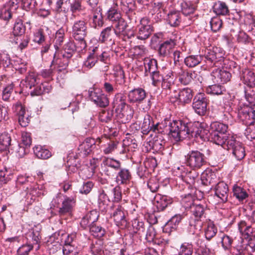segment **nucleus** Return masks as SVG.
<instances>
[{
    "label": "nucleus",
    "mask_w": 255,
    "mask_h": 255,
    "mask_svg": "<svg viewBox=\"0 0 255 255\" xmlns=\"http://www.w3.org/2000/svg\"><path fill=\"white\" fill-rule=\"evenodd\" d=\"M168 130L175 141L198 136L204 139L210 138L211 132L204 123H185L180 121H173L170 123Z\"/></svg>",
    "instance_id": "obj_1"
},
{
    "label": "nucleus",
    "mask_w": 255,
    "mask_h": 255,
    "mask_svg": "<svg viewBox=\"0 0 255 255\" xmlns=\"http://www.w3.org/2000/svg\"><path fill=\"white\" fill-rule=\"evenodd\" d=\"M238 116L246 125L250 126L245 132L247 138L249 140L255 139V127L252 126L255 120V110L249 106L241 107L238 110Z\"/></svg>",
    "instance_id": "obj_2"
},
{
    "label": "nucleus",
    "mask_w": 255,
    "mask_h": 255,
    "mask_svg": "<svg viewBox=\"0 0 255 255\" xmlns=\"http://www.w3.org/2000/svg\"><path fill=\"white\" fill-rule=\"evenodd\" d=\"M72 36L75 40L79 42L78 50H83L87 47L85 38L88 30L86 22L83 20L75 21L72 27Z\"/></svg>",
    "instance_id": "obj_3"
},
{
    "label": "nucleus",
    "mask_w": 255,
    "mask_h": 255,
    "mask_svg": "<svg viewBox=\"0 0 255 255\" xmlns=\"http://www.w3.org/2000/svg\"><path fill=\"white\" fill-rule=\"evenodd\" d=\"M128 100L130 103L143 104L141 106L144 111H147L151 107L150 99L146 97L145 91L142 88L134 89L128 94Z\"/></svg>",
    "instance_id": "obj_4"
},
{
    "label": "nucleus",
    "mask_w": 255,
    "mask_h": 255,
    "mask_svg": "<svg viewBox=\"0 0 255 255\" xmlns=\"http://www.w3.org/2000/svg\"><path fill=\"white\" fill-rule=\"evenodd\" d=\"M185 163L193 170H198L206 164L205 155L198 150H191L185 156Z\"/></svg>",
    "instance_id": "obj_5"
},
{
    "label": "nucleus",
    "mask_w": 255,
    "mask_h": 255,
    "mask_svg": "<svg viewBox=\"0 0 255 255\" xmlns=\"http://www.w3.org/2000/svg\"><path fill=\"white\" fill-rule=\"evenodd\" d=\"M227 143V149L231 150L233 155L235 158L240 160L243 159L246 155L245 147L241 142L236 140L235 136H231Z\"/></svg>",
    "instance_id": "obj_6"
},
{
    "label": "nucleus",
    "mask_w": 255,
    "mask_h": 255,
    "mask_svg": "<svg viewBox=\"0 0 255 255\" xmlns=\"http://www.w3.org/2000/svg\"><path fill=\"white\" fill-rule=\"evenodd\" d=\"M208 103V100L205 94L199 93L194 97L192 107L196 114L203 116L206 113Z\"/></svg>",
    "instance_id": "obj_7"
},
{
    "label": "nucleus",
    "mask_w": 255,
    "mask_h": 255,
    "mask_svg": "<svg viewBox=\"0 0 255 255\" xmlns=\"http://www.w3.org/2000/svg\"><path fill=\"white\" fill-rule=\"evenodd\" d=\"M97 142H101L100 138H97ZM96 141L94 138H86L78 146V154L82 157H85L90 155L96 147Z\"/></svg>",
    "instance_id": "obj_8"
},
{
    "label": "nucleus",
    "mask_w": 255,
    "mask_h": 255,
    "mask_svg": "<svg viewBox=\"0 0 255 255\" xmlns=\"http://www.w3.org/2000/svg\"><path fill=\"white\" fill-rule=\"evenodd\" d=\"M205 61L209 67H219L223 61V53L219 52L216 48L213 50H210L204 56Z\"/></svg>",
    "instance_id": "obj_9"
},
{
    "label": "nucleus",
    "mask_w": 255,
    "mask_h": 255,
    "mask_svg": "<svg viewBox=\"0 0 255 255\" xmlns=\"http://www.w3.org/2000/svg\"><path fill=\"white\" fill-rule=\"evenodd\" d=\"M89 96L90 100L100 107L105 108L109 105V101L107 95L100 89L90 90Z\"/></svg>",
    "instance_id": "obj_10"
},
{
    "label": "nucleus",
    "mask_w": 255,
    "mask_h": 255,
    "mask_svg": "<svg viewBox=\"0 0 255 255\" xmlns=\"http://www.w3.org/2000/svg\"><path fill=\"white\" fill-rule=\"evenodd\" d=\"M141 129L144 134H147L150 131L155 133H161L163 131L159 123L154 124L152 118L148 114L144 116Z\"/></svg>",
    "instance_id": "obj_11"
},
{
    "label": "nucleus",
    "mask_w": 255,
    "mask_h": 255,
    "mask_svg": "<svg viewBox=\"0 0 255 255\" xmlns=\"http://www.w3.org/2000/svg\"><path fill=\"white\" fill-rule=\"evenodd\" d=\"M69 58L63 57V55L60 54L59 51H55L53 60L51 63L50 67L58 72L66 70L68 64Z\"/></svg>",
    "instance_id": "obj_12"
},
{
    "label": "nucleus",
    "mask_w": 255,
    "mask_h": 255,
    "mask_svg": "<svg viewBox=\"0 0 255 255\" xmlns=\"http://www.w3.org/2000/svg\"><path fill=\"white\" fill-rule=\"evenodd\" d=\"M137 27V38L140 40H145L148 38L152 31L151 26L146 18H143L140 20V24Z\"/></svg>",
    "instance_id": "obj_13"
},
{
    "label": "nucleus",
    "mask_w": 255,
    "mask_h": 255,
    "mask_svg": "<svg viewBox=\"0 0 255 255\" xmlns=\"http://www.w3.org/2000/svg\"><path fill=\"white\" fill-rule=\"evenodd\" d=\"M112 106L118 117L119 115H121V113L124 112L128 105L126 103V97L121 93H118L115 96Z\"/></svg>",
    "instance_id": "obj_14"
},
{
    "label": "nucleus",
    "mask_w": 255,
    "mask_h": 255,
    "mask_svg": "<svg viewBox=\"0 0 255 255\" xmlns=\"http://www.w3.org/2000/svg\"><path fill=\"white\" fill-rule=\"evenodd\" d=\"M190 210L193 219H198L202 221V219L206 218V212L208 210L207 206L205 204H193L190 206Z\"/></svg>",
    "instance_id": "obj_15"
},
{
    "label": "nucleus",
    "mask_w": 255,
    "mask_h": 255,
    "mask_svg": "<svg viewBox=\"0 0 255 255\" xmlns=\"http://www.w3.org/2000/svg\"><path fill=\"white\" fill-rule=\"evenodd\" d=\"M211 76L214 82L224 84L230 80L231 74L225 70L216 69L212 72Z\"/></svg>",
    "instance_id": "obj_16"
},
{
    "label": "nucleus",
    "mask_w": 255,
    "mask_h": 255,
    "mask_svg": "<svg viewBox=\"0 0 255 255\" xmlns=\"http://www.w3.org/2000/svg\"><path fill=\"white\" fill-rule=\"evenodd\" d=\"M75 205V200L73 198L66 196L62 202L61 207L59 209V215L60 216L71 215Z\"/></svg>",
    "instance_id": "obj_17"
},
{
    "label": "nucleus",
    "mask_w": 255,
    "mask_h": 255,
    "mask_svg": "<svg viewBox=\"0 0 255 255\" xmlns=\"http://www.w3.org/2000/svg\"><path fill=\"white\" fill-rule=\"evenodd\" d=\"M115 209L113 212H111L112 217L117 226H122L126 224L125 210L121 205H115Z\"/></svg>",
    "instance_id": "obj_18"
},
{
    "label": "nucleus",
    "mask_w": 255,
    "mask_h": 255,
    "mask_svg": "<svg viewBox=\"0 0 255 255\" xmlns=\"http://www.w3.org/2000/svg\"><path fill=\"white\" fill-rule=\"evenodd\" d=\"M172 202V198L160 194H157L154 199V204L159 211L164 210Z\"/></svg>",
    "instance_id": "obj_19"
},
{
    "label": "nucleus",
    "mask_w": 255,
    "mask_h": 255,
    "mask_svg": "<svg viewBox=\"0 0 255 255\" xmlns=\"http://www.w3.org/2000/svg\"><path fill=\"white\" fill-rule=\"evenodd\" d=\"M215 196L219 199V202H225L228 196V187L224 182H219L215 187Z\"/></svg>",
    "instance_id": "obj_20"
},
{
    "label": "nucleus",
    "mask_w": 255,
    "mask_h": 255,
    "mask_svg": "<svg viewBox=\"0 0 255 255\" xmlns=\"http://www.w3.org/2000/svg\"><path fill=\"white\" fill-rule=\"evenodd\" d=\"M177 169L180 171V177L183 181L190 185L194 183L195 178L197 177L195 170H188L183 165L178 167Z\"/></svg>",
    "instance_id": "obj_21"
},
{
    "label": "nucleus",
    "mask_w": 255,
    "mask_h": 255,
    "mask_svg": "<svg viewBox=\"0 0 255 255\" xmlns=\"http://www.w3.org/2000/svg\"><path fill=\"white\" fill-rule=\"evenodd\" d=\"M231 136H235L232 134H228L227 132H224L211 134L210 138L211 141L213 142L226 149L227 147V143Z\"/></svg>",
    "instance_id": "obj_22"
},
{
    "label": "nucleus",
    "mask_w": 255,
    "mask_h": 255,
    "mask_svg": "<svg viewBox=\"0 0 255 255\" xmlns=\"http://www.w3.org/2000/svg\"><path fill=\"white\" fill-rule=\"evenodd\" d=\"M193 97L192 90L185 88L179 90L177 95V100L182 104L185 105L191 102Z\"/></svg>",
    "instance_id": "obj_23"
},
{
    "label": "nucleus",
    "mask_w": 255,
    "mask_h": 255,
    "mask_svg": "<svg viewBox=\"0 0 255 255\" xmlns=\"http://www.w3.org/2000/svg\"><path fill=\"white\" fill-rule=\"evenodd\" d=\"M97 47L93 48L89 54L83 62V68L90 69L98 62Z\"/></svg>",
    "instance_id": "obj_24"
},
{
    "label": "nucleus",
    "mask_w": 255,
    "mask_h": 255,
    "mask_svg": "<svg viewBox=\"0 0 255 255\" xmlns=\"http://www.w3.org/2000/svg\"><path fill=\"white\" fill-rule=\"evenodd\" d=\"M201 181L205 185H211L212 187L216 185L218 181L216 174L211 170H206L201 175Z\"/></svg>",
    "instance_id": "obj_25"
},
{
    "label": "nucleus",
    "mask_w": 255,
    "mask_h": 255,
    "mask_svg": "<svg viewBox=\"0 0 255 255\" xmlns=\"http://www.w3.org/2000/svg\"><path fill=\"white\" fill-rule=\"evenodd\" d=\"M251 226L247 225L245 221H242L238 224V230L242 237L245 239H251L254 236V229Z\"/></svg>",
    "instance_id": "obj_26"
},
{
    "label": "nucleus",
    "mask_w": 255,
    "mask_h": 255,
    "mask_svg": "<svg viewBox=\"0 0 255 255\" xmlns=\"http://www.w3.org/2000/svg\"><path fill=\"white\" fill-rule=\"evenodd\" d=\"M241 79L249 88H252L255 86V73L249 69H245L242 71L241 75Z\"/></svg>",
    "instance_id": "obj_27"
},
{
    "label": "nucleus",
    "mask_w": 255,
    "mask_h": 255,
    "mask_svg": "<svg viewBox=\"0 0 255 255\" xmlns=\"http://www.w3.org/2000/svg\"><path fill=\"white\" fill-rule=\"evenodd\" d=\"M79 45V42L75 44L73 42L71 41H68L65 44L63 47V51L61 54L63 55V57H66L67 58H70L73 56L74 52L77 51L78 52H80L83 50H78V46Z\"/></svg>",
    "instance_id": "obj_28"
},
{
    "label": "nucleus",
    "mask_w": 255,
    "mask_h": 255,
    "mask_svg": "<svg viewBox=\"0 0 255 255\" xmlns=\"http://www.w3.org/2000/svg\"><path fill=\"white\" fill-rule=\"evenodd\" d=\"M11 137L9 133L4 132L0 135V151H3L10 149L13 143H11Z\"/></svg>",
    "instance_id": "obj_29"
},
{
    "label": "nucleus",
    "mask_w": 255,
    "mask_h": 255,
    "mask_svg": "<svg viewBox=\"0 0 255 255\" xmlns=\"http://www.w3.org/2000/svg\"><path fill=\"white\" fill-rule=\"evenodd\" d=\"M131 179V174L129 170L126 168H121L118 172L116 181L119 184H127Z\"/></svg>",
    "instance_id": "obj_30"
},
{
    "label": "nucleus",
    "mask_w": 255,
    "mask_h": 255,
    "mask_svg": "<svg viewBox=\"0 0 255 255\" xmlns=\"http://www.w3.org/2000/svg\"><path fill=\"white\" fill-rule=\"evenodd\" d=\"M98 219V215L95 211H91L84 216L81 221V226L84 229L90 227Z\"/></svg>",
    "instance_id": "obj_31"
},
{
    "label": "nucleus",
    "mask_w": 255,
    "mask_h": 255,
    "mask_svg": "<svg viewBox=\"0 0 255 255\" xmlns=\"http://www.w3.org/2000/svg\"><path fill=\"white\" fill-rule=\"evenodd\" d=\"M174 45L175 43L171 39L164 41L159 46L158 49L159 55L162 57L167 56L169 54L170 51L174 47Z\"/></svg>",
    "instance_id": "obj_32"
},
{
    "label": "nucleus",
    "mask_w": 255,
    "mask_h": 255,
    "mask_svg": "<svg viewBox=\"0 0 255 255\" xmlns=\"http://www.w3.org/2000/svg\"><path fill=\"white\" fill-rule=\"evenodd\" d=\"M180 6L182 13L188 16L193 14L196 10V5L190 1L182 0L180 2Z\"/></svg>",
    "instance_id": "obj_33"
},
{
    "label": "nucleus",
    "mask_w": 255,
    "mask_h": 255,
    "mask_svg": "<svg viewBox=\"0 0 255 255\" xmlns=\"http://www.w3.org/2000/svg\"><path fill=\"white\" fill-rule=\"evenodd\" d=\"M213 11L218 15H226L229 13V9L227 4L222 1H216L213 6Z\"/></svg>",
    "instance_id": "obj_34"
},
{
    "label": "nucleus",
    "mask_w": 255,
    "mask_h": 255,
    "mask_svg": "<svg viewBox=\"0 0 255 255\" xmlns=\"http://www.w3.org/2000/svg\"><path fill=\"white\" fill-rule=\"evenodd\" d=\"M166 19L171 26L176 27L181 21V13L179 11H171L167 14Z\"/></svg>",
    "instance_id": "obj_35"
},
{
    "label": "nucleus",
    "mask_w": 255,
    "mask_h": 255,
    "mask_svg": "<svg viewBox=\"0 0 255 255\" xmlns=\"http://www.w3.org/2000/svg\"><path fill=\"white\" fill-rule=\"evenodd\" d=\"M196 245L197 247V252L199 255H214V251L207 247L203 239H198Z\"/></svg>",
    "instance_id": "obj_36"
},
{
    "label": "nucleus",
    "mask_w": 255,
    "mask_h": 255,
    "mask_svg": "<svg viewBox=\"0 0 255 255\" xmlns=\"http://www.w3.org/2000/svg\"><path fill=\"white\" fill-rule=\"evenodd\" d=\"M122 18L121 13L118 10V5L117 3H114L113 6L107 12V18L113 23Z\"/></svg>",
    "instance_id": "obj_37"
},
{
    "label": "nucleus",
    "mask_w": 255,
    "mask_h": 255,
    "mask_svg": "<svg viewBox=\"0 0 255 255\" xmlns=\"http://www.w3.org/2000/svg\"><path fill=\"white\" fill-rule=\"evenodd\" d=\"M114 25V32L116 35L120 36L122 35H125L126 30L128 26L127 23L123 18L120 19L113 23Z\"/></svg>",
    "instance_id": "obj_38"
},
{
    "label": "nucleus",
    "mask_w": 255,
    "mask_h": 255,
    "mask_svg": "<svg viewBox=\"0 0 255 255\" xmlns=\"http://www.w3.org/2000/svg\"><path fill=\"white\" fill-rule=\"evenodd\" d=\"M202 223L198 219H193L191 217L189 220L188 231L190 234L197 235L202 229Z\"/></svg>",
    "instance_id": "obj_39"
},
{
    "label": "nucleus",
    "mask_w": 255,
    "mask_h": 255,
    "mask_svg": "<svg viewBox=\"0 0 255 255\" xmlns=\"http://www.w3.org/2000/svg\"><path fill=\"white\" fill-rule=\"evenodd\" d=\"M39 83V80L37 79L36 75L33 73H31L25 77L22 84L26 88L31 89Z\"/></svg>",
    "instance_id": "obj_40"
},
{
    "label": "nucleus",
    "mask_w": 255,
    "mask_h": 255,
    "mask_svg": "<svg viewBox=\"0 0 255 255\" xmlns=\"http://www.w3.org/2000/svg\"><path fill=\"white\" fill-rule=\"evenodd\" d=\"M228 126L218 122H213L210 125L211 134L227 132Z\"/></svg>",
    "instance_id": "obj_41"
},
{
    "label": "nucleus",
    "mask_w": 255,
    "mask_h": 255,
    "mask_svg": "<svg viewBox=\"0 0 255 255\" xmlns=\"http://www.w3.org/2000/svg\"><path fill=\"white\" fill-rule=\"evenodd\" d=\"M152 149L155 152L162 151L164 149L165 141L161 135L155 136L151 142Z\"/></svg>",
    "instance_id": "obj_42"
},
{
    "label": "nucleus",
    "mask_w": 255,
    "mask_h": 255,
    "mask_svg": "<svg viewBox=\"0 0 255 255\" xmlns=\"http://www.w3.org/2000/svg\"><path fill=\"white\" fill-rule=\"evenodd\" d=\"M33 152L38 158L46 159L51 156V152L40 145L35 146L33 148Z\"/></svg>",
    "instance_id": "obj_43"
},
{
    "label": "nucleus",
    "mask_w": 255,
    "mask_h": 255,
    "mask_svg": "<svg viewBox=\"0 0 255 255\" xmlns=\"http://www.w3.org/2000/svg\"><path fill=\"white\" fill-rule=\"evenodd\" d=\"M203 57L199 55H190L187 57L184 62L188 67H194L198 65L203 60Z\"/></svg>",
    "instance_id": "obj_44"
},
{
    "label": "nucleus",
    "mask_w": 255,
    "mask_h": 255,
    "mask_svg": "<svg viewBox=\"0 0 255 255\" xmlns=\"http://www.w3.org/2000/svg\"><path fill=\"white\" fill-rule=\"evenodd\" d=\"M65 35V30L63 28H60L55 34L54 39V47L55 51H59L60 46L62 45L64 41Z\"/></svg>",
    "instance_id": "obj_45"
},
{
    "label": "nucleus",
    "mask_w": 255,
    "mask_h": 255,
    "mask_svg": "<svg viewBox=\"0 0 255 255\" xmlns=\"http://www.w3.org/2000/svg\"><path fill=\"white\" fill-rule=\"evenodd\" d=\"M217 233V228L214 224L212 222H208L205 229V236L206 239L210 240L216 235Z\"/></svg>",
    "instance_id": "obj_46"
},
{
    "label": "nucleus",
    "mask_w": 255,
    "mask_h": 255,
    "mask_svg": "<svg viewBox=\"0 0 255 255\" xmlns=\"http://www.w3.org/2000/svg\"><path fill=\"white\" fill-rule=\"evenodd\" d=\"M144 65L145 72L146 75H148L147 73L151 74L157 70V62L155 60L149 59H145L144 60Z\"/></svg>",
    "instance_id": "obj_47"
},
{
    "label": "nucleus",
    "mask_w": 255,
    "mask_h": 255,
    "mask_svg": "<svg viewBox=\"0 0 255 255\" xmlns=\"http://www.w3.org/2000/svg\"><path fill=\"white\" fill-rule=\"evenodd\" d=\"M174 77L172 72H169L164 76L161 82V87L163 89H170L171 86L174 84Z\"/></svg>",
    "instance_id": "obj_48"
},
{
    "label": "nucleus",
    "mask_w": 255,
    "mask_h": 255,
    "mask_svg": "<svg viewBox=\"0 0 255 255\" xmlns=\"http://www.w3.org/2000/svg\"><path fill=\"white\" fill-rule=\"evenodd\" d=\"M233 195L240 201H243L248 197V194L243 188L234 185L233 189Z\"/></svg>",
    "instance_id": "obj_49"
},
{
    "label": "nucleus",
    "mask_w": 255,
    "mask_h": 255,
    "mask_svg": "<svg viewBox=\"0 0 255 255\" xmlns=\"http://www.w3.org/2000/svg\"><path fill=\"white\" fill-rule=\"evenodd\" d=\"M110 201L107 195L103 191L99 197V207L102 212H107Z\"/></svg>",
    "instance_id": "obj_50"
},
{
    "label": "nucleus",
    "mask_w": 255,
    "mask_h": 255,
    "mask_svg": "<svg viewBox=\"0 0 255 255\" xmlns=\"http://www.w3.org/2000/svg\"><path fill=\"white\" fill-rule=\"evenodd\" d=\"M97 58L98 61H100L105 63L106 65L104 67V71H107L108 70V65L110 64V58L108 53L106 52H101L100 49L97 47Z\"/></svg>",
    "instance_id": "obj_51"
},
{
    "label": "nucleus",
    "mask_w": 255,
    "mask_h": 255,
    "mask_svg": "<svg viewBox=\"0 0 255 255\" xmlns=\"http://www.w3.org/2000/svg\"><path fill=\"white\" fill-rule=\"evenodd\" d=\"M62 251L64 255H79L80 249L75 244L66 245L63 246Z\"/></svg>",
    "instance_id": "obj_52"
},
{
    "label": "nucleus",
    "mask_w": 255,
    "mask_h": 255,
    "mask_svg": "<svg viewBox=\"0 0 255 255\" xmlns=\"http://www.w3.org/2000/svg\"><path fill=\"white\" fill-rule=\"evenodd\" d=\"M25 31V27L23 25L22 21L21 19L16 20L13 27L12 33L14 35H19L21 37Z\"/></svg>",
    "instance_id": "obj_53"
},
{
    "label": "nucleus",
    "mask_w": 255,
    "mask_h": 255,
    "mask_svg": "<svg viewBox=\"0 0 255 255\" xmlns=\"http://www.w3.org/2000/svg\"><path fill=\"white\" fill-rule=\"evenodd\" d=\"M14 85L13 83L7 84L3 89L2 92V99L6 102L10 100V98L14 91Z\"/></svg>",
    "instance_id": "obj_54"
},
{
    "label": "nucleus",
    "mask_w": 255,
    "mask_h": 255,
    "mask_svg": "<svg viewBox=\"0 0 255 255\" xmlns=\"http://www.w3.org/2000/svg\"><path fill=\"white\" fill-rule=\"evenodd\" d=\"M27 236L31 239L33 246L37 245V249L39 248V243L40 242L41 236L38 230L31 229L27 234Z\"/></svg>",
    "instance_id": "obj_55"
},
{
    "label": "nucleus",
    "mask_w": 255,
    "mask_h": 255,
    "mask_svg": "<svg viewBox=\"0 0 255 255\" xmlns=\"http://www.w3.org/2000/svg\"><path fill=\"white\" fill-rule=\"evenodd\" d=\"M132 227L134 233L142 236L144 234L145 228L144 223L138 219H134L132 221Z\"/></svg>",
    "instance_id": "obj_56"
},
{
    "label": "nucleus",
    "mask_w": 255,
    "mask_h": 255,
    "mask_svg": "<svg viewBox=\"0 0 255 255\" xmlns=\"http://www.w3.org/2000/svg\"><path fill=\"white\" fill-rule=\"evenodd\" d=\"M114 76L117 82L123 84L125 82V73L121 66H116L114 68Z\"/></svg>",
    "instance_id": "obj_57"
},
{
    "label": "nucleus",
    "mask_w": 255,
    "mask_h": 255,
    "mask_svg": "<svg viewBox=\"0 0 255 255\" xmlns=\"http://www.w3.org/2000/svg\"><path fill=\"white\" fill-rule=\"evenodd\" d=\"M224 91V87L219 84H214L209 86L206 89V92L208 94L213 95L223 94Z\"/></svg>",
    "instance_id": "obj_58"
},
{
    "label": "nucleus",
    "mask_w": 255,
    "mask_h": 255,
    "mask_svg": "<svg viewBox=\"0 0 255 255\" xmlns=\"http://www.w3.org/2000/svg\"><path fill=\"white\" fill-rule=\"evenodd\" d=\"M90 231L94 236L97 238H101L105 235V230L100 226L97 225L94 223L90 227Z\"/></svg>",
    "instance_id": "obj_59"
},
{
    "label": "nucleus",
    "mask_w": 255,
    "mask_h": 255,
    "mask_svg": "<svg viewBox=\"0 0 255 255\" xmlns=\"http://www.w3.org/2000/svg\"><path fill=\"white\" fill-rule=\"evenodd\" d=\"M10 150L12 152L16 153L19 157H22L27 152L28 148L16 142L15 144H13V145L11 146Z\"/></svg>",
    "instance_id": "obj_60"
},
{
    "label": "nucleus",
    "mask_w": 255,
    "mask_h": 255,
    "mask_svg": "<svg viewBox=\"0 0 255 255\" xmlns=\"http://www.w3.org/2000/svg\"><path fill=\"white\" fill-rule=\"evenodd\" d=\"M113 37L112 27L109 26L104 29L101 32L100 37L102 42L112 41Z\"/></svg>",
    "instance_id": "obj_61"
},
{
    "label": "nucleus",
    "mask_w": 255,
    "mask_h": 255,
    "mask_svg": "<svg viewBox=\"0 0 255 255\" xmlns=\"http://www.w3.org/2000/svg\"><path fill=\"white\" fill-rule=\"evenodd\" d=\"M91 252L94 255H104V247L101 241L96 242L91 247Z\"/></svg>",
    "instance_id": "obj_62"
},
{
    "label": "nucleus",
    "mask_w": 255,
    "mask_h": 255,
    "mask_svg": "<svg viewBox=\"0 0 255 255\" xmlns=\"http://www.w3.org/2000/svg\"><path fill=\"white\" fill-rule=\"evenodd\" d=\"M70 11L73 13L80 12L84 9L82 4V0H73L70 2Z\"/></svg>",
    "instance_id": "obj_63"
},
{
    "label": "nucleus",
    "mask_w": 255,
    "mask_h": 255,
    "mask_svg": "<svg viewBox=\"0 0 255 255\" xmlns=\"http://www.w3.org/2000/svg\"><path fill=\"white\" fill-rule=\"evenodd\" d=\"M245 97L246 100L255 107V90L249 88L245 90Z\"/></svg>",
    "instance_id": "obj_64"
}]
</instances>
